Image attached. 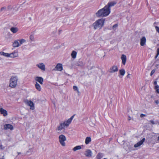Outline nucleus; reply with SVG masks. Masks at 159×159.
Returning <instances> with one entry per match:
<instances>
[{
    "label": "nucleus",
    "instance_id": "cd10ccee",
    "mask_svg": "<svg viewBox=\"0 0 159 159\" xmlns=\"http://www.w3.org/2000/svg\"><path fill=\"white\" fill-rule=\"evenodd\" d=\"M18 40L19 41L20 46L21 44L26 42V40L24 39H19Z\"/></svg>",
    "mask_w": 159,
    "mask_h": 159
},
{
    "label": "nucleus",
    "instance_id": "09e8293b",
    "mask_svg": "<svg viewBox=\"0 0 159 159\" xmlns=\"http://www.w3.org/2000/svg\"><path fill=\"white\" fill-rule=\"evenodd\" d=\"M158 55H158V53H157V54L156 56L155 57V58H157Z\"/></svg>",
    "mask_w": 159,
    "mask_h": 159
},
{
    "label": "nucleus",
    "instance_id": "bb28decb",
    "mask_svg": "<svg viewBox=\"0 0 159 159\" xmlns=\"http://www.w3.org/2000/svg\"><path fill=\"white\" fill-rule=\"evenodd\" d=\"M119 73L122 76H123L125 74V71L124 69H121L119 70Z\"/></svg>",
    "mask_w": 159,
    "mask_h": 159
},
{
    "label": "nucleus",
    "instance_id": "1a4fd4ad",
    "mask_svg": "<svg viewBox=\"0 0 159 159\" xmlns=\"http://www.w3.org/2000/svg\"><path fill=\"white\" fill-rule=\"evenodd\" d=\"M35 80L39 82L40 84H42L43 82V79L41 77L37 76L35 78Z\"/></svg>",
    "mask_w": 159,
    "mask_h": 159
},
{
    "label": "nucleus",
    "instance_id": "6e6552de",
    "mask_svg": "<svg viewBox=\"0 0 159 159\" xmlns=\"http://www.w3.org/2000/svg\"><path fill=\"white\" fill-rule=\"evenodd\" d=\"M118 71V68L117 66H113L111 67L109 70V72L110 73H114L117 72Z\"/></svg>",
    "mask_w": 159,
    "mask_h": 159
},
{
    "label": "nucleus",
    "instance_id": "c03bdc74",
    "mask_svg": "<svg viewBox=\"0 0 159 159\" xmlns=\"http://www.w3.org/2000/svg\"><path fill=\"white\" fill-rule=\"evenodd\" d=\"M154 85H156L157 84V81H155L154 82Z\"/></svg>",
    "mask_w": 159,
    "mask_h": 159
},
{
    "label": "nucleus",
    "instance_id": "c9c22d12",
    "mask_svg": "<svg viewBox=\"0 0 159 159\" xmlns=\"http://www.w3.org/2000/svg\"><path fill=\"white\" fill-rule=\"evenodd\" d=\"M155 70L154 69L153 70H152L151 73H150V75L152 76V75L154 74V73L155 72Z\"/></svg>",
    "mask_w": 159,
    "mask_h": 159
},
{
    "label": "nucleus",
    "instance_id": "b1692460",
    "mask_svg": "<svg viewBox=\"0 0 159 159\" xmlns=\"http://www.w3.org/2000/svg\"><path fill=\"white\" fill-rule=\"evenodd\" d=\"M76 55L77 52L76 51H72L71 54V56L73 58L75 59L76 58Z\"/></svg>",
    "mask_w": 159,
    "mask_h": 159
},
{
    "label": "nucleus",
    "instance_id": "58836bf2",
    "mask_svg": "<svg viewBox=\"0 0 159 159\" xmlns=\"http://www.w3.org/2000/svg\"><path fill=\"white\" fill-rule=\"evenodd\" d=\"M159 88V86L157 85H156L155 87V89L156 90H157V89H158Z\"/></svg>",
    "mask_w": 159,
    "mask_h": 159
},
{
    "label": "nucleus",
    "instance_id": "20e7f679",
    "mask_svg": "<svg viewBox=\"0 0 159 159\" xmlns=\"http://www.w3.org/2000/svg\"><path fill=\"white\" fill-rule=\"evenodd\" d=\"M59 142L61 145L63 146H65L66 145L65 141L66 139V137L64 135L61 134L59 136Z\"/></svg>",
    "mask_w": 159,
    "mask_h": 159
},
{
    "label": "nucleus",
    "instance_id": "f3484780",
    "mask_svg": "<svg viewBox=\"0 0 159 159\" xmlns=\"http://www.w3.org/2000/svg\"><path fill=\"white\" fill-rule=\"evenodd\" d=\"M0 111L1 113L4 116H6L7 114V111L2 108H0Z\"/></svg>",
    "mask_w": 159,
    "mask_h": 159
},
{
    "label": "nucleus",
    "instance_id": "6ab92c4d",
    "mask_svg": "<svg viewBox=\"0 0 159 159\" xmlns=\"http://www.w3.org/2000/svg\"><path fill=\"white\" fill-rule=\"evenodd\" d=\"M10 30L13 33H16L18 31V29L17 27H12L11 28Z\"/></svg>",
    "mask_w": 159,
    "mask_h": 159
},
{
    "label": "nucleus",
    "instance_id": "5701e85b",
    "mask_svg": "<svg viewBox=\"0 0 159 159\" xmlns=\"http://www.w3.org/2000/svg\"><path fill=\"white\" fill-rule=\"evenodd\" d=\"M35 86L36 88L38 91H41V86L37 82L36 83Z\"/></svg>",
    "mask_w": 159,
    "mask_h": 159
},
{
    "label": "nucleus",
    "instance_id": "a18cd8bd",
    "mask_svg": "<svg viewBox=\"0 0 159 159\" xmlns=\"http://www.w3.org/2000/svg\"><path fill=\"white\" fill-rule=\"evenodd\" d=\"M0 148L1 149H2V145H0Z\"/></svg>",
    "mask_w": 159,
    "mask_h": 159
},
{
    "label": "nucleus",
    "instance_id": "4be33fe9",
    "mask_svg": "<svg viewBox=\"0 0 159 159\" xmlns=\"http://www.w3.org/2000/svg\"><path fill=\"white\" fill-rule=\"evenodd\" d=\"M9 54L7 53H5L3 52H0V54L1 55L7 57H9Z\"/></svg>",
    "mask_w": 159,
    "mask_h": 159
},
{
    "label": "nucleus",
    "instance_id": "4c0bfd02",
    "mask_svg": "<svg viewBox=\"0 0 159 159\" xmlns=\"http://www.w3.org/2000/svg\"><path fill=\"white\" fill-rule=\"evenodd\" d=\"M149 122H151V123H152L153 125L155 124V123L154 122V121L153 120H151L149 121Z\"/></svg>",
    "mask_w": 159,
    "mask_h": 159
},
{
    "label": "nucleus",
    "instance_id": "e433bc0d",
    "mask_svg": "<svg viewBox=\"0 0 159 159\" xmlns=\"http://www.w3.org/2000/svg\"><path fill=\"white\" fill-rule=\"evenodd\" d=\"M155 28L156 31L159 33V27L157 26H156Z\"/></svg>",
    "mask_w": 159,
    "mask_h": 159
},
{
    "label": "nucleus",
    "instance_id": "de8ad7c7",
    "mask_svg": "<svg viewBox=\"0 0 159 159\" xmlns=\"http://www.w3.org/2000/svg\"><path fill=\"white\" fill-rule=\"evenodd\" d=\"M130 75V74H128V75L127 76V78H129L130 77H129V75Z\"/></svg>",
    "mask_w": 159,
    "mask_h": 159
},
{
    "label": "nucleus",
    "instance_id": "423d86ee",
    "mask_svg": "<svg viewBox=\"0 0 159 159\" xmlns=\"http://www.w3.org/2000/svg\"><path fill=\"white\" fill-rule=\"evenodd\" d=\"M25 103L27 105L30 107V108L32 110H34V104L31 101L26 100Z\"/></svg>",
    "mask_w": 159,
    "mask_h": 159
},
{
    "label": "nucleus",
    "instance_id": "393cba45",
    "mask_svg": "<svg viewBox=\"0 0 159 159\" xmlns=\"http://www.w3.org/2000/svg\"><path fill=\"white\" fill-rule=\"evenodd\" d=\"M91 141V138L90 137H87L86 138L85 140V143L86 144H88Z\"/></svg>",
    "mask_w": 159,
    "mask_h": 159
},
{
    "label": "nucleus",
    "instance_id": "9d476101",
    "mask_svg": "<svg viewBox=\"0 0 159 159\" xmlns=\"http://www.w3.org/2000/svg\"><path fill=\"white\" fill-rule=\"evenodd\" d=\"M4 128L5 130L10 129L12 130L13 129L12 125L9 124H6L4 125Z\"/></svg>",
    "mask_w": 159,
    "mask_h": 159
},
{
    "label": "nucleus",
    "instance_id": "37998d69",
    "mask_svg": "<svg viewBox=\"0 0 159 159\" xmlns=\"http://www.w3.org/2000/svg\"><path fill=\"white\" fill-rule=\"evenodd\" d=\"M156 90L157 93H159V89H157Z\"/></svg>",
    "mask_w": 159,
    "mask_h": 159
},
{
    "label": "nucleus",
    "instance_id": "72a5a7b5",
    "mask_svg": "<svg viewBox=\"0 0 159 159\" xmlns=\"http://www.w3.org/2000/svg\"><path fill=\"white\" fill-rule=\"evenodd\" d=\"M118 26V25L117 24H115L112 27V29L114 30H115L116 29V28Z\"/></svg>",
    "mask_w": 159,
    "mask_h": 159
},
{
    "label": "nucleus",
    "instance_id": "f8f14e48",
    "mask_svg": "<svg viewBox=\"0 0 159 159\" xmlns=\"http://www.w3.org/2000/svg\"><path fill=\"white\" fill-rule=\"evenodd\" d=\"M92 152L89 149L87 150L85 153V155L87 157H89L92 156Z\"/></svg>",
    "mask_w": 159,
    "mask_h": 159
},
{
    "label": "nucleus",
    "instance_id": "0eeeda50",
    "mask_svg": "<svg viewBox=\"0 0 159 159\" xmlns=\"http://www.w3.org/2000/svg\"><path fill=\"white\" fill-rule=\"evenodd\" d=\"M36 66L42 70H45V66L43 63H40L36 65Z\"/></svg>",
    "mask_w": 159,
    "mask_h": 159
},
{
    "label": "nucleus",
    "instance_id": "864d4df0",
    "mask_svg": "<svg viewBox=\"0 0 159 159\" xmlns=\"http://www.w3.org/2000/svg\"><path fill=\"white\" fill-rule=\"evenodd\" d=\"M66 20H67V19H66Z\"/></svg>",
    "mask_w": 159,
    "mask_h": 159
},
{
    "label": "nucleus",
    "instance_id": "79ce46f5",
    "mask_svg": "<svg viewBox=\"0 0 159 159\" xmlns=\"http://www.w3.org/2000/svg\"><path fill=\"white\" fill-rule=\"evenodd\" d=\"M157 53H158V55H159V48L157 49Z\"/></svg>",
    "mask_w": 159,
    "mask_h": 159
},
{
    "label": "nucleus",
    "instance_id": "603ef678",
    "mask_svg": "<svg viewBox=\"0 0 159 159\" xmlns=\"http://www.w3.org/2000/svg\"><path fill=\"white\" fill-rule=\"evenodd\" d=\"M158 140L159 141V136L158 137Z\"/></svg>",
    "mask_w": 159,
    "mask_h": 159
},
{
    "label": "nucleus",
    "instance_id": "3c124183",
    "mask_svg": "<svg viewBox=\"0 0 159 159\" xmlns=\"http://www.w3.org/2000/svg\"><path fill=\"white\" fill-rule=\"evenodd\" d=\"M18 155H19V154H20L21 153L20 152H17Z\"/></svg>",
    "mask_w": 159,
    "mask_h": 159
},
{
    "label": "nucleus",
    "instance_id": "2f4dec72",
    "mask_svg": "<svg viewBox=\"0 0 159 159\" xmlns=\"http://www.w3.org/2000/svg\"><path fill=\"white\" fill-rule=\"evenodd\" d=\"M6 9V7H2L1 9H0V12L3 11H5Z\"/></svg>",
    "mask_w": 159,
    "mask_h": 159
},
{
    "label": "nucleus",
    "instance_id": "a878e982",
    "mask_svg": "<svg viewBox=\"0 0 159 159\" xmlns=\"http://www.w3.org/2000/svg\"><path fill=\"white\" fill-rule=\"evenodd\" d=\"M81 148V147L80 146H77L75 147L73 149V150L74 151H75L77 150L80 149Z\"/></svg>",
    "mask_w": 159,
    "mask_h": 159
},
{
    "label": "nucleus",
    "instance_id": "a19ab883",
    "mask_svg": "<svg viewBox=\"0 0 159 159\" xmlns=\"http://www.w3.org/2000/svg\"><path fill=\"white\" fill-rule=\"evenodd\" d=\"M146 116V115H145V114H141V115H140V117H143V116Z\"/></svg>",
    "mask_w": 159,
    "mask_h": 159
},
{
    "label": "nucleus",
    "instance_id": "a211bd4d",
    "mask_svg": "<svg viewBox=\"0 0 159 159\" xmlns=\"http://www.w3.org/2000/svg\"><path fill=\"white\" fill-rule=\"evenodd\" d=\"M116 4V3L113 2H109L106 6H107L108 9H109V11H110V7L114 6Z\"/></svg>",
    "mask_w": 159,
    "mask_h": 159
},
{
    "label": "nucleus",
    "instance_id": "39448f33",
    "mask_svg": "<svg viewBox=\"0 0 159 159\" xmlns=\"http://www.w3.org/2000/svg\"><path fill=\"white\" fill-rule=\"evenodd\" d=\"M63 70L62 65L61 64L58 63L56 66L53 69L55 71H61Z\"/></svg>",
    "mask_w": 159,
    "mask_h": 159
},
{
    "label": "nucleus",
    "instance_id": "ddd939ff",
    "mask_svg": "<svg viewBox=\"0 0 159 159\" xmlns=\"http://www.w3.org/2000/svg\"><path fill=\"white\" fill-rule=\"evenodd\" d=\"M9 57L11 58H14L17 57L18 56V53L15 51H14L13 52L9 54Z\"/></svg>",
    "mask_w": 159,
    "mask_h": 159
},
{
    "label": "nucleus",
    "instance_id": "473e14b6",
    "mask_svg": "<svg viewBox=\"0 0 159 159\" xmlns=\"http://www.w3.org/2000/svg\"><path fill=\"white\" fill-rule=\"evenodd\" d=\"M74 116V115H73L70 119H69L68 120V122L69 123H71L72 119H73Z\"/></svg>",
    "mask_w": 159,
    "mask_h": 159
},
{
    "label": "nucleus",
    "instance_id": "9b49d317",
    "mask_svg": "<svg viewBox=\"0 0 159 159\" xmlns=\"http://www.w3.org/2000/svg\"><path fill=\"white\" fill-rule=\"evenodd\" d=\"M146 40L145 37H143L141 39H140V44L141 46H143L146 43Z\"/></svg>",
    "mask_w": 159,
    "mask_h": 159
},
{
    "label": "nucleus",
    "instance_id": "7ed1b4c3",
    "mask_svg": "<svg viewBox=\"0 0 159 159\" xmlns=\"http://www.w3.org/2000/svg\"><path fill=\"white\" fill-rule=\"evenodd\" d=\"M18 80L17 76H12L10 79L9 86L11 88H15L17 85Z\"/></svg>",
    "mask_w": 159,
    "mask_h": 159
},
{
    "label": "nucleus",
    "instance_id": "f03ea898",
    "mask_svg": "<svg viewBox=\"0 0 159 159\" xmlns=\"http://www.w3.org/2000/svg\"><path fill=\"white\" fill-rule=\"evenodd\" d=\"M104 20L102 19L97 20L93 24L94 29L101 30L104 25Z\"/></svg>",
    "mask_w": 159,
    "mask_h": 159
},
{
    "label": "nucleus",
    "instance_id": "5fc2aeb1",
    "mask_svg": "<svg viewBox=\"0 0 159 159\" xmlns=\"http://www.w3.org/2000/svg\"><path fill=\"white\" fill-rule=\"evenodd\" d=\"M130 120V119H129V120Z\"/></svg>",
    "mask_w": 159,
    "mask_h": 159
},
{
    "label": "nucleus",
    "instance_id": "2eb2a0df",
    "mask_svg": "<svg viewBox=\"0 0 159 159\" xmlns=\"http://www.w3.org/2000/svg\"><path fill=\"white\" fill-rule=\"evenodd\" d=\"M121 58L122 61V63L124 65H125L126 61V57L124 54H122Z\"/></svg>",
    "mask_w": 159,
    "mask_h": 159
},
{
    "label": "nucleus",
    "instance_id": "7c9ffc66",
    "mask_svg": "<svg viewBox=\"0 0 159 159\" xmlns=\"http://www.w3.org/2000/svg\"><path fill=\"white\" fill-rule=\"evenodd\" d=\"M30 42H31L32 41H34V35H31L30 36Z\"/></svg>",
    "mask_w": 159,
    "mask_h": 159
},
{
    "label": "nucleus",
    "instance_id": "412c9836",
    "mask_svg": "<svg viewBox=\"0 0 159 159\" xmlns=\"http://www.w3.org/2000/svg\"><path fill=\"white\" fill-rule=\"evenodd\" d=\"M103 154L101 152L98 153L96 157V159H101L103 156Z\"/></svg>",
    "mask_w": 159,
    "mask_h": 159
},
{
    "label": "nucleus",
    "instance_id": "aec40b11",
    "mask_svg": "<svg viewBox=\"0 0 159 159\" xmlns=\"http://www.w3.org/2000/svg\"><path fill=\"white\" fill-rule=\"evenodd\" d=\"M65 127V126L63 124L61 123L59 126L57 127V129L58 130H61L63 129H64Z\"/></svg>",
    "mask_w": 159,
    "mask_h": 159
},
{
    "label": "nucleus",
    "instance_id": "c756f323",
    "mask_svg": "<svg viewBox=\"0 0 159 159\" xmlns=\"http://www.w3.org/2000/svg\"><path fill=\"white\" fill-rule=\"evenodd\" d=\"M70 123H69L68 122V120H67L66 121H64L63 123V124L66 127H67L69 126V125Z\"/></svg>",
    "mask_w": 159,
    "mask_h": 159
},
{
    "label": "nucleus",
    "instance_id": "8fccbe9b",
    "mask_svg": "<svg viewBox=\"0 0 159 159\" xmlns=\"http://www.w3.org/2000/svg\"><path fill=\"white\" fill-rule=\"evenodd\" d=\"M0 159H4V157L3 156L2 158H1Z\"/></svg>",
    "mask_w": 159,
    "mask_h": 159
},
{
    "label": "nucleus",
    "instance_id": "dca6fc26",
    "mask_svg": "<svg viewBox=\"0 0 159 159\" xmlns=\"http://www.w3.org/2000/svg\"><path fill=\"white\" fill-rule=\"evenodd\" d=\"M12 45L15 48L18 47L20 46L18 40H15L13 43Z\"/></svg>",
    "mask_w": 159,
    "mask_h": 159
},
{
    "label": "nucleus",
    "instance_id": "ea45409f",
    "mask_svg": "<svg viewBox=\"0 0 159 159\" xmlns=\"http://www.w3.org/2000/svg\"><path fill=\"white\" fill-rule=\"evenodd\" d=\"M155 102L157 104H159V101L158 100H156L155 101Z\"/></svg>",
    "mask_w": 159,
    "mask_h": 159
},
{
    "label": "nucleus",
    "instance_id": "4468645a",
    "mask_svg": "<svg viewBox=\"0 0 159 159\" xmlns=\"http://www.w3.org/2000/svg\"><path fill=\"white\" fill-rule=\"evenodd\" d=\"M145 140V138H143L139 142L137 143L136 144H135L134 145V147L135 148H137V147L139 146H140L143 143L144 141Z\"/></svg>",
    "mask_w": 159,
    "mask_h": 159
},
{
    "label": "nucleus",
    "instance_id": "f257e3e1",
    "mask_svg": "<svg viewBox=\"0 0 159 159\" xmlns=\"http://www.w3.org/2000/svg\"><path fill=\"white\" fill-rule=\"evenodd\" d=\"M107 6H105L103 8L99 10L96 14V16L98 17L107 16L110 12Z\"/></svg>",
    "mask_w": 159,
    "mask_h": 159
},
{
    "label": "nucleus",
    "instance_id": "f704fd0d",
    "mask_svg": "<svg viewBox=\"0 0 159 159\" xmlns=\"http://www.w3.org/2000/svg\"><path fill=\"white\" fill-rule=\"evenodd\" d=\"M73 89L75 91H77L79 93V90L77 87L76 86H74L73 87Z\"/></svg>",
    "mask_w": 159,
    "mask_h": 159
},
{
    "label": "nucleus",
    "instance_id": "c85d7f7f",
    "mask_svg": "<svg viewBox=\"0 0 159 159\" xmlns=\"http://www.w3.org/2000/svg\"><path fill=\"white\" fill-rule=\"evenodd\" d=\"M84 64L82 61H78L77 65L79 66H84Z\"/></svg>",
    "mask_w": 159,
    "mask_h": 159
},
{
    "label": "nucleus",
    "instance_id": "49530a36",
    "mask_svg": "<svg viewBox=\"0 0 159 159\" xmlns=\"http://www.w3.org/2000/svg\"><path fill=\"white\" fill-rule=\"evenodd\" d=\"M156 66L157 68L158 67H159V64H157V65H156Z\"/></svg>",
    "mask_w": 159,
    "mask_h": 159
}]
</instances>
